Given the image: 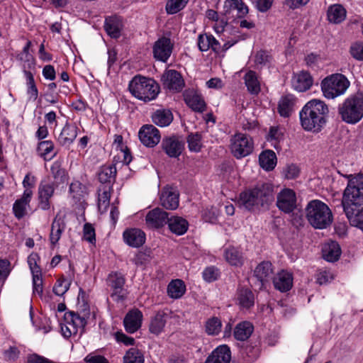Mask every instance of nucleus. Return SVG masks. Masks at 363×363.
<instances>
[{
    "label": "nucleus",
    "instance_id": "obj_1",
    "mask_svg": "<svg viewBox=\"0 0 363 363\" xmlns=\"http://www.w3.org/2000/svg\"><path fill=\"white\" fill-rule=\"evenodd\" d=\"M343 192L342 205L350 224L363 232V175L350 174Z\"/></svg>",
    "mask_w": 363,
    "mask_h": 363
},
{
    "label": "nucleus",
    "instance_id": "obj_2",
    "mask_svg": "<svg viewBox=\"0 0 363 363\" xmlns=\"http://www.w3.org/2000/svg\"><path fill=\"white\" fill-rule=\"evenodd\" d=\"M328 113V107L324 101L312 99L299 112L301 125L306 131L318 133L326 124Z\"/></svg>",
    "mask_w": 363,
    "mask_h": 363
},
{
    "label": "nucleus",
    "instance_id": "obj_3",
    "mask_svg": "<svg viewBox=\"0 0 363 363\" xmlns=\"http://www.w3.org/2000/svg\"><path fill=\"white\" fill-rule=\"evenodd\" d=\"M274 187L269 183L258 184L255 187L247 189L240 194L241 206L249 211L267 208L274 201Z\"/></svg>",
    "mask_w": 363,
    "mask_h": 363
},
{
    "label": "nucleus",
    "instance_id": "obj_4",
    "mask_svg": "<svg viewBox=\"0 0 363 363\" xmlns=\"http://www.w3.org/2000/svg\"><path fill=\"white\" fill-rule=\"evenodd\" d=\"M128 89L136 99L144 102L155 100L160 92L158 83L152 78L135 76L129 82Z\"/></svg>",
    "mask_w": 363,
    "mask_h": 363
},
{
    "label": "nucleus",
    "instance_id": "obj_5",
    "mask_svg": "<svg viewBox=\"0 0 363 363\" xmlns=\"http://www.w3.org/2000/svg\"><path fill=\"white\" fill-rule=\"evenodd\" d=\"M306 216L308 223L316 229H325L331 225L333 216L330 208L324 202L315 199L307 204Z\"/></svg>",
    "mask_w": 363,
    "mask_h": 363
},
{
    "label": "nucleus",
    "instance_id": "obj_6",
    "mask_svg": "<svg viewBox=\"0 0 363 363\" xmlns=\"http://www.w3.org/2000/svg\"><path fill=\"white\" fill-rule=\"evenodd\" d=\"M339 114L343 121L355 124L363 118V94L357 92L347 97L340 105Z\"/></svg>",
    "mask_w": 363,
    "mask_h": 363
},
{
    "label": "nucleus",
    "instance_id": "obj_7",
    "mask_svg": "<svg viewBox=\"0 0 363 363\" xmlns=\"http://www.w3.org/2000/svg\"><path fill=\"white\" fill-rule=\"evenodd\" d=\"M350 85L347 78L342 74H333L325 77L321 82L323 96L333 99L344 94Z\"/></svg>",
    "mask_w": 363,
    "mask_h": 363
},
{
    "label": "nucleus",
    "instance_id": "obj_8",
    "mask_svg": "<svg viewBox=\"0 0 363 363\" xmlns=\"http://www.w3.org/2000/svg\"><path fill=\"white\" fill-rule=\"evenodd\" d=\"M254 150L252 138L246 134L238 133L230 139V150L237 159H241L250 155Z\"/></svg>",
    "mask_w": 363,
    "mask_h": 363
},
{
    "label": "nucleus",
    "instance_id": "obj_9",
    "mask_svg": "<svg viewBox=\"0 0 363 363\" xmlns=\"http://www.w3.org/2000/svg\"><path fill=\"white\" fill-rule=\"evenodd\" d=\"M65 323L61 325L62 335L65 337H69L75 335L80 330L82 333L86 325V318L79 315L74 311H69L65 313Z\"/></svg>",
    "mask_w": 363,
    "mask_h": 363
},
{
    "label": "nucleus",
    "instance_id": "obj_10",
    "mask_svg": "<svg viewBox=\"0 0 363 363\" xmlns=\"http://www.w3.org/2000/svg\"><path fill=\"white\" fill-rule=\"evenodd\" d=\"M125 278L121 274L112 272L107 278V285L111 291V297L113 301L121 302L126 298V290L124 289Z\"/></svg>",
    "mask_w": 363,
    "mask_h": 363
},
{
    "label": "nucleus",
    "instance_id": "obj_11",
    "mask_svg": "<svg viewBox=\"0 0 363 363\" xmlns=\"http://www.w3.org/2000/svg\"><path fill=\"white\" fill-rule=\"evenodd\" d=\"M161 82L164 89L172 92H179L184 86V81L182 75L174 69L164 71L161 77Z\"/></svg>",
    "mask_w": 363,
    "mask_h": 363
},
{
    "label": "nucleus",
    "instance_id": "obj_12",
    "mask_svg": "<svg viewBox=\"0 0 363 363\" xmlns=\"http://www.w3.org/2000/svg\"><path fill=\"white\" fill-rule=\"evenodd\" d=\"M138 136L140 142L148 147H155L161 139L160 130L150 124L143 125L139 130Z\"/></svg>",
    "mask_w": 363,
    "mask_h": 363
},
{
    "label": "nucleus",
    "instance_id": "obj_13",
    "mask_svg": "<svg viewBox=\"0 0 363 363\" xmlns=\"http://www.w3.org/2000/svg\"><path fill=\"white\" fill-rule=\"evenodd\" d=\"M277 206L281 211L289 213L296 207L295 192L289 189H284L277 195Z\"/></svg>",
    "mask_w": 363,
    "mask_h": 363
},
{
    "label": "nucleus",
    "instance_id": "obj_14",
    "mask_svg": "<svg viewBox=\"0 0 363 363\" xmlns=\"http://www.w3.org/2000/svg\"><path fill=\"white\" fill-rule=\"evenodd\" d=\"M169 213L160 208L150 211L145 216V224L150 229L164 227L169 220Z\"/></svg>",
    "mask_w": 363,
    "mask_h": 363
},
{
    "label": "nucleus",
    "instance_id": "obj_15",
    "mask_svg": "<svg viewBox=\"0 0 363 363\" xmlns=\"http://www.w3.org/2000/svg\"><path fill=\"white\" fill-rule=\"evenodd\" d=\"M173 50V44L169 38H159L154 44V57L163 62H166L171 56Z\"/></svg>",
    "mask_w": 363,
    "mask_h": 363
},
{
    "label": "nucleus",
    "instance_id": "obj_16",
    "mask_svg": "<svg viewBox=\"0 0 363 363\" xmlns=\"http://www.w3.org/2000/svg\"><path fill=\"white\" fill-rule=\"evenodd\" d=\"M162 149L169 157H179L183 150L184 144L175 136L164 138L161 143Z\"/></svg>",
    "mask_w": 363,
    "mask_h": 363
},
{
    "label": "nucleus",
    "instance_id": "obj_17",
    "mask_svg": "<svg viewBox=\"0 0 363 363\" xmlns=\"http://www.w3.org/2000/svg\"><path fill=\"white\" fill-rule=\"evenodd\" d=\"M273 273L272 264L269 261H262L255 267L253 275L258 281L259 289L272 279Z\"/></svg>",
    "mask_w": 363,
    "mask_h": 363
},
{
    "label": "nucleus",
    "instance_id": "obj_18",
    "mask_svg": "<svg viewBox=\"0 0 363 363\" xmlns=\"http://www.w3.org/2000/svg\"><path fill=\"white\" fill-rule=\"evenodd\" d=\"M55 191L54 183L42 181L38 187L39 206L43 210H48L50 207V199Z\"/></svg>",
    "mask_w": 363,
    "mask_h": 363
},
{
    "label": "nucleus",
    "instance_id": "obj_19",
    "mask_svg": "<svg viewBox=\"0 0 363 363\" xmlns=\"http://www.w3.org/2000/svg\"><path fill=\"white\" fill-rule=\"evenodd\" d=\"M79 128L75 124L66 123L58 135V143L65 147H69L78 135Z\"/></svg>",
    "mask_w": 363,
    "mask_h": 363
},
{
    "label": "nucleus",
    "instance_id": "obj_20",
    "mask_svg": "<svg viewBox=\"0 0 363 363\" xmlns=\"http://www.w3.org/2000/svg\"><path fill=\"white\" fill-rule=\"evenodd\" d=\"M231 351L226 345H222L214 349L208 356L204 363H230Z\"/></svg>",
    "mask_w": 363,
    "mask_h": 363
},
{
    "label": "nucleus",
    "instance_id": "obj_21",
    "mask_svg": "<svg viewBox=\"0 0 363 363\" xmlns=\"http://www.w3.org/2000/svg\"><path fill=\"white\" fill-rule=\"evenodd\" d=\"M162 206L166 209L174 210L179 206V194L172 187H164L160 195Z\"/></svg>",
    "mask_w": 363,
    "mask_h": 363
},
{
    "label": "nucleus",
    "instance_id": "obj_22",
    "mask_svg": "<svg viewBox=\"0 0 363 363\" xmlns=\"http://www.w3.org/2000/svg\"><path fill=\"white\" fill-rule=\"evenodd\" d=\"M124 242L133 247H139L145 242V233L139 228H129L123 233Z\"/></svg>",
    "mask_w": 363,
    "mask_h": 363
},
{
    "label": "nucleus",
    "instance_id": "obj_23",
    "mask_svg": "<svg viewBox=\"0 0 363 363\" xmlns=\"http://www.w3.org/2000/svg\"><path fill=\"white\" fill-rule=\"evenodd\" d=\"M197 45L201 52H206L211 49L216 53L220 52V44L211 34H199Z\"/></svg>",
    "mask_w": 363,
    "mask_h": 363
},
{
    "label": "nucleus",
    "instance_id": "obj_24",
    "mask_svg": "<svg viewBox=\"0 0 363 363\" xmlns=\"http://www.w3.org/2000/svg\"><path fill=\"white\" fill-rule=\"evenodd\" d=\"M143 313L136 309L128 312L124 318L123 324L125 330L129 333L136 332L142 324Z\"/></svg>",
    "mask_w": 363,
    "mask_h": 363
},
{
    "label": "nucleus",
    "instance_id": "obj_25",
    "mask_svg": "<svg viewBox=\"0 0 363 363\" xmlns=\"http://www.w3.org/2000/svg\"><path fill=\"white\" fill-rule=\"evenodd\" d=\"M169 314L170 311L168 308L157 311L150 321L149 326L150 332L155 335L161 333L165 326L167 318L169 317Z\"/></svg>",
    "mask_w": 363,
    "mask_h": 363
},
{
    "label": "nucleus",
    "instance_id": "obj_26",
    "mask_svg": "<svg viewBox=\"0 0 363 363\" xmlns=\"http://www.w3.org/2000/svg\"><path fill=\"white\" fill-rule=\"evenodd\" d=\"M123 27V20L120 16H112L105 19L104 29L107 34L113 38L116 39L121 36Z\"/></svg>",
    "mask_w": 363,
    "mask_h": 363
},
{
    "label": "nucleus",
    "instance_id": "obj_27",
    "mask_svg": "<svg viewBox=\"0 0 363 363\" xmlns=\"http://www.w3.org/2000/svg\"><path fill=\"white\" fill-rule=\"evenodd\" d=\"M186 105L196 112L202 113L206 109V103L203 97L194 90L186 91L184 94Z\"/></svg>",
    "mask_w": 363,
    "mask_h": 363
},
{
    "label": "nucleus",
    "instance_id": "obj_28",
    "mask_svg": "<svg viewBox=\"0 0 363 363\" xmlns=\"http://www.w3.org/2000/svg\"><path fill=\"white\" fill-rule=\"evenodd\" d=\"M313 85V78L310 73L301 71L292 78V86L298 91L303 92L308 90Z\"/></svg>",
    "mask_w": 363,
    "mask_h": 363
},
{
    "label": "nucleus",
    "instance_id": "obj_29",
    "mask_svg": "<svg viewBox=\"0 0 363 363\" xmlns=\"http://www.w3.org/2000/svg\"><path fill=\"white\" fill-rule=\"evenodd\" d=\"M274 288L281 292L289 291L293 285L292 274L285 270L278 272L273 279Z\"/></svg>",
    "mask_w": 363,
    "mask_h": 363
},
{
    "label": "nucleus",
    "instance_id": "obj_30",
    "mask_svg": "<svg viewBox=\"0 0 363 363\" xmlns=\"http://www.w3.org/2000/svg\"><path fill=\"white\" fill-rule=\"evenodd\" d=\"M236 303L242 309H249L255 304V296L252 291L245 287H240L236 293Z\"/></svg>",
    "mask_w": 363,
    "mask_h": 363
},
{
    "label": "nucleus",
    "instance_id": "obj_31",
    "mask_svg": "<svg viewBox=\"0 0 363 363\" xmlns=\"http://www.w3.org/2000/svg\"><path fill=\"white\" fill-rule=\"evenodd\" d=\"M296 102V97L292 94L283 96L278 104V112L282 117H289L294 111V106Z\"/></svg>",
    "mask_w": 363,
    "mask_h": 363
},
{
    "label": "nucleus",
    "instance_id": "obj_32",
    "mask_svg": "<svg viewBox=\"0 0 363 363\" xmlns=\"http://www.w3.org/2000/svg\"><path fill=\"white\" fill-rule=\"evenodd\" d=\"M346 16V9L341 4H335L328 7L327 18L330 23L339 24L345 20Z\"/></svg>",
    "mask_w": 363,
    "mask_h": 363
},
{
    "label": "nucleus",
    "instance_id": "obj_33",
    "mask_svg": "<svg viewBox=\"0 0 363 363\" xmlns=\"http://www.w3.org/2000/svg\"><path fill=\"white\" fill-rule=\"evenodd\" d=\"M65 227L64 219L57 215L52 223L50 233V241L52 245H55L58 242Z\"/></svg>",
    "mask_w": 363,
    "mask_h": 363
},
{
    "label": "nucleus",
    "instance_id": "obj_34",
    "mask_svg": "<svg viewBox=\"0 0 363 363\" xmlns=\"http://www.w3.org/2000/svg\"><path fill=\"white\" fill-rule=\"evenodd\" d=\"M237 11V16L242 18L248 13V7L242 0H225L224 11L225 14H229L232 11Z\"/></svg>",
    "mask_w": 363,
    "mask_h": 363
},
{
    "label": "nucleus",
    "instance_id": "obj_35",
    "mask_svg": "<svg viewBox=\"0 0 363 363\" xmlns=\"http://www.w3.org/2000/svg\"><path fill=\"white\" fill-rule=\"evenodd\" d=\"M167 224L170 231L177 235H184L189 227L187 220L179 216L169 217Z\"/></svg>",
    "mask_w": 363,
    "mask_h": 363
},
{
    "label": "nucleus",
    "instance_id": "obj_36",
    "mask_svg": "<svg viewBox=\"0 0 363 363\" xmlns=\"http://www.w3.org/2000/svg\"><path fill=\"white\" fill-rule=\"evenodd\" d=\"M323 255L324 259L328 262L337 261L341 255L339 244L335 241H330L326 243L323 248Z\"/></svg>",
    "mask_w": 363,
    "mask_h": 363
},
{
    "label": "nucleus",
    "instance_id": "obj_37",
    "mask_svg": "<svg viewBox=\"0 0 363 363\" xmlns=\"http://www.w3.org/2000/svg\"><path fill=\"white\" fill-rule=\"evenodd\" d=\"M151 118L155 125L166 127L172 123L173 115L168 109H159L152 113Z\"/></svg>",
    "mask_w": 363,
    "mask_h": 363
},
{
    "label": "nucleus",
    "instance_id": "obj_38",
    "mask_svg": "<svg viewBox=\"0 0 363 363\" xmlns=\"http://www.w3.org/2000/svg\"><path fill=\"white\" fill-rule=\"evenodd\" d=\"M116 172L115 164L104 165L98 173L99 181L102 184H111L115 182Z\"/></svg>",
    "mask_w": 363,
    "mask_h": 363
},
{
    "label": "nucleus",
    "instance_id": "obj_39",
    "mask_svg": "<svg viewBox=\"0 0 363 363\" xmlns=\"http://www.w3.org/2000/svg\"><path fill=\"white\" fill-rule=\"evenodd\" d=\"M277 156L273 150L263 151L259 156V162L264 169L271 171L277 164Z\"/></svg>",
    "mask_w": 363,
    "mask_h": 363
},
{
    "label": "nucleus",
    "instance_id": "obj_40",
    "mask_svg": "<svg viewBox=\"0 0 363 363\" xmlns=\"http://www.w3.org/2000/svg\"><path fill=\"white\" fill-rule=\"evenodd\" d=\"M51 174L54 179V184L58 186L64 184L67 178V174L65 168L62 167V162L55 161L50 167Z\"/></svg>",
    "mask_w": 363,
    "mask_h": 363
},
{
    "label": "nucleus",
    "instance_id": "obj_41",
    "mask_svg": "<svg viewBox=\"0 0 363 363\" xmlns=\"http://www.w3.org/2000/svg\"><path fill=\"white\" fill-rule=\"evenodd\" d=\"M244 81L247 91L251 94L257 95L260 91V83L255 72L250 70L244 76Z\"/></svg>",
    "mask_w": 363,
    "mask_h": 363
},
{
    "label": "nucleus",
    "instance_id": "obj_42",
    "mask_svg": "<svg viewBox=\"0 0 363 363\" xmlns=\"http://www.w3.org/2000/svg\"><path fill=\"white\" fill-rule=\"evenodd\" d=\"M253 332V325L247 321L238 323L234 330V337L240 341H245Z\"/></svg>",
    "mask_w": 363,
    "mask_h": 363
},
{
    "label": "nucleus",
    "instance_id": "obj_43",
    "mask_svg": "<svg viewBox=\"0 0 363 363\" xmlns=\"http://www.w3.org/2000/svg\"><path fill=\"white\" fill-rule=\"evenodd\" d=\"M186 291V286L181 279L172 280L167 286L168 296L174 299L181 298Z\"/></svg>",
    "mask_w": 363,
    "mask_h": 363
},
{
    "label": "nucleus",
    "instance_id": "obj_44",
    "mask_svg": "<svg viewBox=\"0 0 363 363\" xmlns=\"http://www.w3.org/2000/svg\"><path fill=\"white\" fill-rule=\"evenodd\" d=\"M224 256L225 260L232 266L240 267L243 264L241 253L233 247L226 248Z\"/></svg>",
    "mask_w": 363,
    "mask_h": 363
},
{
    "label": "nucleus",
    "instance_id": "obj_45",
    "mask_svg": "<svg viewBox=\"0 0 363 363\" xmlns=\"http://www.w3.org/2000/svg\"><path fill=\"white\" fill-rule=\"evenodd\" d=\"M54 147L55 145L52 140H43L38 143L37 151L44 160H50L56 155V153L51 155L54 150Z\"/></svg>",
    "mask_w": 363,
    "mask_h": 363
},
{
    "label": "nucleus",
    "instance_id": "obj_46",
    "mask_svg": "<svg viewBox=\"0 0 363 363\" xmlns=\"http://www.w3.org/2000/svg\"><path fill=\"white\" fill-rule=\"evenodd\" d=\"M27 86V94L30 101H35L38 96V90L35 85L33 74L28 70L23 71Z\"/></svg>",
    "mask_w": 363,
    "mask_h": 363
},
{
    "label": "nucleus",
    "instance_id": "obj_47",
    "mask_svg": "<svg viewBox=\"0 0 363 363\" xmlns=\"http://www.w3.org/2000/svg\"><path fill=\"white\" fill-rule=\"evenodd\" d=\"M123 363H144L143 352L138 348H130L123 357Z\"/></svg>",
    "mask_w": 363,
    "mask_h": 363
},
{
    "label": "nucleus",
    "instance_id": "obj_48",
    "mask_svg": "<svg viewBox=\"0 0 363 363\" xmlns=\"http://www.w3.org/2000/svg\"><path fill=\"white\" fill-rule=\"evenodd\" d=\"M187 143L191 152H200L203 147L201 134L199 133L189 134L187 137Z\"/></svg>",
    "mask_w": 363,
    "mask_h": 363
},
{
    "label": "nucleus",
    "instance_id": "obj_49",
    "mask_svg": "<svg viewBox=\"0 0 363 363\" xmlns=\"http://www.w3.org/2000/svg\"><path fill=\"white\" fill-rule=\"evenodd\" d=\"M222 323L217 317L209 318L206 323V332L209 335H216L221 330Z\"/></svg>",
    "mask_w": 363,
    "mask_h": 363
},
{
    "label": "nucleus",
    "instance_id": "obj_50",
    "mask_svg": "<svg viewBox=\"0 0 363 363\" xmlns=\"http://www.w3.org/2000/svg\"><path fill=\"white\" fill-rule=\"evenodd\" d=\"M189 0H168L165 9L168 14H174L183 9Z\"/></svg>",
    "mask_w": 363,
    "mask_h": 363
},
{
    "label": "nucleus",
    "instance_id": "obj_51",
    "mask_svg": "<svg viewBox=\"0 0 363 363\" xmlns=\"http://www.w3.org/2000/svg\"><path fill=\"white\" fill-rule=\"evenodd\" d=\"M272 60L271 55L267 51L259 50L255 55V65L257 68H262L270 64Z\"/></svg>",
    "mask_w": 363,
    "mask_h": 363
},
{
    "label": "nucleus",
    "instance_id": "obj_52",
    "mask_svg": "<svg viewBox=\"0 0 363 363\" xmlns=\"http://www.w3.org/2000/svg\"><path fill=\"white\" fill-rule=\"evenodd\" d=\"M70 283L65 278H60L55 284L52 291L59 296H63L69 289Z\"/></svg>",
    "mask_w": 363,
    "mask_h": 363
},
{
    "label": "nucleus",
    "instance_id": "obj_53",
    "mask_svg": "<svg viewBox=\"0 0 363 363\" xmlns=\"http://www.w3.org/2000/svg\"><path fill=\"white\" fill-rule=\"evenodd\" d=\"M83 239L91 244H94L96 242L95 229L89 223H86L84 225Z\"/></svg>",
    "mask_w": 363,
    "mask_h": 363
},
{
    "label": "nucleus",
    "instance_id": "obj_54",
    "mask_svg": "<svg viewBox=\"0 0 363 363\" xmlns=\"http://www.w3.org/2000/svg\"><path fill=\"white\" fill-rule=\"evenodd\" d=\"M111 187H109L108 190H104L102 194H99L98 201V207L99 211L104 212L107 210V208L110 203L111 194L109 190Z\"/></svg>",
    "mask_w": 363,
    "mask_h": 363
},
{
    "label": "nucleus",
    "instance_id": "obj_55",
    "mask_svg": "<svg viewBox=\"0 0 363 363\" xmlns=\"http://www.w3.org/2000/svg\"><path fill=\"white\" fill-rule=\"evenodd\" d=\"M38 259L39 256L36 253H32L28 257V263L33 276L41 275L40 267L37 264Z\"/></svg>",
    "mask_w": 363,
    "mask_h": 363
},
{
    "label": "nucleus",
    "instance_id": "obj_56",
    "mask_svg": "<svg viewBox=\"0 0 363 363\" xmlns=\"http://www.w3.org/2000/svg\"><path fill=\"white\" fill-rule=\"evenodd\" d=\"M203 278L207 282H212L216 281L218 276V269L213 266L206 267L203 273Z\"/></svg>",
    "mask_w": 363,
    "mask_h": 363
},
{
    "label": "nucleus",
    "instance_id": "obj_57",
    "mask_svg": "<svg viewBox=\"0 0 363 363\" xmlns=\"http://www.w3.org/2000/svg\"><path fill=\"white\" fill-rule=\"evenodd\" d=\"M283 133L278 127L272 126L270 128L267 140L272 143L274 147H277V143L282 138Z\"/></svg>",
    "mask_w": 363,
    "mask_h": 363
},
{
    "label": "nucleus",
    "instance_id": "obj_58",
    "mask_svg": "<svg viewBox=\"0 0 363 363\" xmlns=\"http://www.w3.org/2000/svg\"><path fill=\"white\" fill-rule=\"evenodd\" d=\"M351 55L357 60H363V43H355L350 47Z\"/></svg>",
    "mask_w": 363,
    "mask_h": 363
},
{
    "label": "nucleus",
    "instance_id": "obj_59",
    "mask_svg": "<svg viewBox=\"0 0 363 363\" xmlns=\"http://www.w3.org/2000/svg\"><path fill=\"white\" fill-rule=\"evenodd\" d=\"M27 206L26 203H23L20 200H16L13 206L15 216L18 219L23 218L26 214Z\"/></svg>",
    "mask_w": 363,
    "mask_h": 363
},
{
    "label": "nucleus",
    "instance_id": "obj_60",
    "mask_svg": "<svg viewBox=\"0 0 363 363\" xmlns=\"http://www.w3.org/2000/svg\"><path fill=\"white\" fill-rule=\"evenodd\" d=\"M299 172V168L294 164L287 165L284 170L285 177L287 179H294L296 178L298 176Z\"/></svg>",
    "mask_w": 363,
    "mask_h": 363
},
{
    "label": "nucleus",
    "instance_id": "obj_61",
    "mask_svg": "<svg viewBox=\"0 0 363 363\" xmlns=\"http://www.w3.org/2000/svg\"><path fill=\"white\" fill-rule=\"evenodd\" d=\"M33 291L34 294L42 296L43 288L41 275L36 274L33 276Z\"/></svg>",
    "mask_w": 363,
    "mask_h": 363
},
{
    "label": "nucleus",
    "instance_id": "obj_62",
    "mask_svg": "<svg viewBox=\"0 0 363 363\" xmlns=\"http://www.w3.org/2000/svg\"><path fill=\"white\" fill-rule=\"evenodd\" d=\"M10 262L7 259H0V281H4L10 273Z\"/></svg>",
    "mask_w": 363,
    "mask_h": 363
},
{
    "label": "nucleus",
    "instance_id": "obj_63",
    "mask_svg": "<svg viewBox=\"0 0 363 363\" xmlns=\"http://www.w3.org/2000/svg\"><path fill=\"white\" fill-rule=\"evenodd\" d=\"M115 338L117 342H122L126 346L135 344V339L133 337H128L122 332H116L115 333Z\"/></svg>",
    "mask_w": 363,
    "mask_h": 363
},
{
    "label": "nucleus",
    "instance_id": "obj_64",
    "mask_svg": "<svg viewBox=\"0 0 363 363\" xmlns=\"http://www.w3.org/2000/svg\"><path fill=\"white\" fill-rule=\"evenodd\" d=\"M273 2L274 0H257L255 6L259 11L264 13L271 9Z\"/></svg>",
    "mask_w": 363,
    "mask_h": 363
}]
</instances>
